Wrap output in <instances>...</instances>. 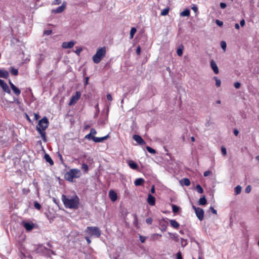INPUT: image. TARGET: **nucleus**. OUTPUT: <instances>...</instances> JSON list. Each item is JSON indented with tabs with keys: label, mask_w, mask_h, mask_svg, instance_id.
I'll return each instance as SVG.
<instances>
[{
	"label": "nucleus",
	"mask_w": 259,
	"mask_h": 259,
	"mask_svg": "<svg viewBox=\"0 0 259 259\" xmlns=\"http://www.w3.org/2000/svg\"><path fill=\"white\" fill-rule=\"evenodd\" d=\"M81 95V94L80 92H76L75 94L71 97L68 105L69 106H72L76 104L78 100L80 98Z\"/></svg>",
	"instance_id": "423d86ee"
},
{
	"label": "nucleus",
	"mask_w": 259,
	"mask_h": 259,
	"mask_svg": "<svg viewBox=\"0 0 259 259\" xmlns=\"http://www.w3.org/2000/svg\"><path fill=\"white\" fill-rule=\"evenodd\" d=\"M109 137V135H107L106 136L103 137H96L94 136H92V139L93 141L96 143H100L102 142L103 141L107 139Z\"/></svg>",
	"instance_id": "ddd939ff"
},
{
	"label": "nucleus",
	"mask_w": 259,
	"mask_h": 259,
	"mask_svg": "<svg viewBox=\"0 0 259 259\" xmlns=\"http://www.w3.org/2000/svg\"><path fill=\"white\" fill-rule=\"evenodd\" d=\"M140 241H141L142 243H144V242H145V240H146V237H143V236H140Z\"/></svg>",
	"instance_id": "603ef678"
},
{
	"label": "nucleus",
	"mask_w": 259,
	"mask_h": 259,
	"mask_svg": "<svg viewBox=\"0 0 259 259\" xmlns=\"http://www.w3.org/2000/svg\"><path fill=\"white\" fill-rule=\"evenodd\" d=\"M0 86L5 92L8 94L11 93V91L8 85L1 79H0Z\"/></svg>",
	"instance_id": "9d476101"
},
{
	"label": "nucleus",
	"mask_w": 259,
	"mask_h": 259,
	"mask_svg": "<svg viewBox=\"0 0 259 259\" xmlns=\"http://www.w3.org/2000/svg\"><path fill=\"white\" fill-rule=\"evenodd\" d=\"M251 191L250 186H248L245 189V192L247 193H249Z\"/></svg>",
	"instance_id": "3c124183"
},
{
	"label": "nucleus",
	"mask_w": 259,
	"mask_h": 259,
	"mask_svg": "<svg viewBox=\"0 0 259 259\" xmlns=\"http://www.w3.org/2000/svg\"><path fill=\"white\" fill-rule=\"evenodd\" d=\"M66 7V2H64L61 6L57 8V9H53L52 10V13L54 14L61 13L63 12Z\"/></svg>",
	"instance_id": "1a4fd4ad"
},
{
	"label": "nucleus",
	"mask_w": 259,
	"mask_h": 259,
	"mask_svg": "<svg viewBox=\"0 0 259 259\" xmlns=\"http://www.w3.org/2000/svg\"><path fill=\"white\" fill-rule=\"evenodd\" d=\"M227 7V5L224 3H221L220 4V7L222 9H224L226 8Z\"/></svg>",
	"instance_id": "de8ad7c7"
},
{
	"label": "nucleus",
	"mask_w": 259,
	"mask_h": 259,
	"mask_svg": "<svg viewBox=\"0 0 259 259\" xmlns=\"http://www.w3.org/2000/svg\"><path fill=\"white\" fill-rule=\"evenodd\" d=\"M85 231L91 236L99 237L101 235V231L97 227H88Z\"/></svg>",
	"instance_id": "39448f33"
},
{
	"label": "nucleus",
	"mask_w": 259,
	"mask_h": 259,
	"mask_svg": "<svg viewBox=\"0 0 259 259\" xmlns=\"http://www.w3.org/2000/svg\"><path fill=\"white\" fill-rule=\"evenodd\" d=\"M107 98L109 101H112V97L110 94H108L107 95Z\"/></svg>",
	"instance_id": "4d7b16f0"
},
{
	"label": "nucleus",
	"mask_w": 259,
	"mask_h": 259,
	"mask_svg": "<svg viewBox=\"0 0 259 259\" xmlns=\"http://www.w3.org/2000/svg\"><path fill=\"white\" fill-rule=\"evenodd\" d=\"M147 202L151 206H153L155 203V199L154 197L152 196L150 194H148L147 198Z\"/></svg>",
	"instance_id": "2eb2a0df"
},
{
	"label": "nucleus",
	"mask_w": 259,
	"mask_h": 259,
	"mask_svg": "<svg viewBox=\"0 0 259 259\" xmlns=\"http://www.w3.org/2000/svg\"><path fill=\"white\" fill-rule=\"evenodd\" d=\"M216 23L219 26H222L223 25V23L222 21H221L219 20H216Z\"/></svg>",
	"instance_id": "8fccbe9b"
},
{
	"label": "nucleus",
	"mask_w": 259,
	"mask_h": 259,
	"mask_svg": "<svg viewBox=\"0 0 259 259\" xmlns=\"http://www.w3.org/2000/svg\"><path fill=\"white\" fill-rule=\"evenodd\" d=\"M180 183L182 185H185L187 186H189L191 184L190 180L187 178L182 179L180 181Z\"/></svg>",
	"instance_id": "6ab92c4d"
},
{
	"label": "nucleus",
	"mask_w": 259,
	"mask_h": 259,
	"mask_svg": "<svg viewBox=\"0 0 259 259\" xmlns=\"http://www.w3.org/2000/svg\"><path fill=\"white\" fill-rule=\"evenodd\" d=\"M110 198L112 201L116 200L117 196L116 193L113 190H110L109 192Z\"/></svg>",
	"instance_id": "f3484780"
},
{
	"label": "nucleus",
	"mask_w": 259,
	"mask_h": 259,
	"mask_svg": "<svg viewBox=\"0 0 259 259\" xmlns=\"http://www.w3.org/2000/svg\"><path fill=\"white\" fill-rule=\"evenodd\" d=\"M82 169L83 170H84L85 171H88V166L87 165V164H85V163H83L82 164Z\"/></svg>",
	"instance_id": "58836bf2"
},
{
	"label": "nucleus",
	"mask_w": 259,
	"mask_h": 259,
	"mask_svg": "<svg viewBox=\"0 0 259 259\" xmlns=\"http://www.w3.org/2000/svg\"><path fill=\"white\" fill-rule=\"evenodd\" d=\"M106 49L105 47L98 48L96 54L93 56V61L96 64H98L105 56Z\"/></svg>",
	"instance_id": "7ed1b4c3"
},
{
	"label": "nucleus",
	"mask_w": 259,
	"mask_h": 259,
	"mask_svg": "<svg viewBox=\"0 0 259 259\" xmlns=\"http://www.w3.org/2000/svg\"><path fill=\"white\" fill-rule=\"evenodd\" d=\"M193 208L194 209L196 216L198 219L200 221L202 220L204 217V211L203 209L199 207H196L194 206H193Z\"/></svg>",
	"instance_id": "0eeeda50"
},
{
	"label": "nucleus",
	"mask_w": 259,
	"mask_h": 259,
	"mask_svg": "<svg viewBox=\"0 0 259 259\" xmlns=\"http://www.w3.org/2000/svg\"><path fill=\"white\" fill-rule=\"evenodd\" d=\"M146 222L147 224L150 225L152 223V219L151 218H148L146 220Z\"/></svg>",
	"instance_id": "c03bdc74"
},
{
	"label": "nucleus",
	"mask_w": 259,
	"mask_h": 259,
	"mask_svg": "<svg viewBox=\"0 0 259 259\" xmlns=\"http://www.w3.org/2000/svg\"><path fill=\"white\" fill-rule=\"evenodd\" d=\"M128 165L131 168L133 169H136L138 167L137 164L135 162L132 160L129 161Z\"/></svg>",
	"instance_id": "4be33fe9"
},
{
	"label": "nucleus",
	"mask_w": 259,
	"mask_h": 259,
	"mask_svg": "<svg viewBox=\"0 0 259 259\" xmlns=\"http://www.w3.org/2000/svg\"><path fill=\"white\" fill-rule=\"evenodd\" d=\"M156 236L161 237V235L159 234H154L153 235V237H156Z\"/></svg>",
	"instance_id": "774afa93"
},
{
	"label": "nucleus",
	"mask_w": 259,
	"mask_h": 259,
	"mask_svg": "<svg viewBox=\"0 0 259 259\" xmlns=\"http://www.w3.org/2000/svg\"><path fill=\"white\" fill-rule=\"evenodd\" d=\"M245 20L244 19L241 20L240 21V26L241 27H243L245 25Z\"/></svg>",
	"instance_id": "5fc2aeb1"
},
{
	"label": "nucleus",
	"mask_w": 259,
	"mask_h": 259,
	"mask_svg": "<svg viewBox=\"0 0 259 259\" xmlns=\"http://www.w3.org/2000/svg\"><path fill=\"white\" fill-rule=\"evenodd\" d=\"M196 189L197 192L199 193H202L203 192V190L202 188L199 185H197L196 187Z\"/></svg>",
	"instance_id": "72a5a7b5"
},
{
	"label": "nucleus",
	"mask_w": 259,
	"mask_h": 259,
	"mask_svg": "<svg viewBox=\"0 0 259 259\" xmlns=\"http://www.w3.org/2000/svg\"><path fill=\"white\" fill-rule=\"evenodd\" d=\"M82 51V50L81 49H78L77 50H76L75 51V53L77 54V55H79L80 54V53L81 52V51Z\"/></svg>",
	"instance_id": "052dcab7"
},
{
	"label": "nucleus",
	"mask_w": 259,
	"mask_h": 259,
	"mask_svg": "<svg viewBox=\"0 0 259 259\" xmlns=\"http://www.w3.org/2000/svg\"><path fill=\"white\" fill-rule=\"evenodd\" d=\"M34 207L37 209H40V207H41V205L37 202H35L34 203Z\"/></svg>",
	"instance_id": "37998d69"
},
{
	"label": "nucleus",
	"mask_w": 259,
	"mask_h": 259,
	"mask_svg": "<svg viewBox=\"0 0 259 259\" xmlns=\"http://www.w3.org/2000/svg\"><path fill=\"white\" fill-rule=\"evenodd\" d=\"M210 209L211 210V212L213 213L216 214L217 213V210L212 207H210Z\"/></svg>",
	"instance_id": "6e6d98bb"
},
{
	"label": "nucleus",
	"mask_w": 259,
	"mask_h": 259,
	"mask_svg": "<svg viewBox=\"0 0 259 259\" xmlns=\"http://www.w3.org/2000/svg\"><path fill=\"white\" fill-rule=\"evenodd\" d=\"M151 192L152 193H155V188H154V186H152V188L151 189Z\"/></svg>",
	"instance_id": "680f3d73"
},
{
	"label": "nucleus",
	"mask_w": 259,
	"mask_h": 259,
	"mask_svg": "<svg viewBox=\"0 0 259 259\" xmlns=\"http://www.w3.org/2000/svg\"><path fill=\"white\" fill-rule=\"evenodd\" d=\"M61 3V0H54L52 3V5H58Z\"/></svg>",
	"instance_id": "a19ab883"
},
{
	"label": "nucleus",
	"mask_w": 259,
	"mask_h": 259,
	"mask_svg": "<svg viewBox=\"0 0 259 259\" xmlns=\"http://www.w3.org/2000/svg\"><path fill=\"white\" fill-rule=\"evenodd\" d=\"M97 133L96 130L94 129V128H91V131H90V134L91 135H96Z\"/></svg>",
	"instance_id": "49530a36"
},
{
	"label": "nucleus",
	"mask_w": 259,
	"mask_h": 259,
	"mask_svg": "<svg viewBox=\"0 0 259 259\" xmlns=\"http://www.w3.org/2000/svg\"><path fill=\"white\" fill-rule=\"evenodd\" d=\"M133 139L138 143H139V144H145V142L143 140V139L139 135H134L133 136Z\"/></svg>",
	"instance_id": "dca6fc26"
},
{
	"label": "nucleus",
	"mask_w": 259,
	"mask_h": 259,
	"mask_svg": "<svg viewBox=\"0 0 259 259\" xmlns=\"http://www.w3.org/2000/svg\"><path fill=\"white\" fill-rule=\"evenodd\" d=\"M61 199L66 208L71 209L78 208L79 199L76 195L67 197L65 195H62Z\"/></svg>",
	"instance_id": "f257e3e1"
},
{
	"label": "nucleus",
	"mask_w": 259,
	"mask_h": 259,
	"mask_svg": "<svg viewBox=\"0 0 259 259\" xmlns=\"http://www.w3.org/2000/svg\"><path fill=\"white\" fill-rule=\"evenodd\" d=\"M49 125V121L46 117H44L38 122L37 125L36 126V130L40 135L41 138L44 141L46 142V137L45 130Z\"/></svg>",
	"instance_id": "f03ea898"
},
{
	"label": "nucleus",
	"mask_w": 259,
	"mask_h": 259,
	"mask_svg": "<svg viewBox=\"0 0 259 259\" xmlns=\"http://www.w3.org/2000/svg\"><path fill=\"white\" fill-rule=\"evenodd\" d=\"M169 11V8H165L161 11L160 14L161 16H166L168 14Z\"/></svg>",
	"instance_id": "cd10ccee"
},
{
	"label": "nucleus",
	"mask_w": 259,
	"mask_h": 259,
	"mask_svg": "<svg viewBox=\"0 0 259 259\" xmlns=\"http://www.w3.org/2000/svg\"><path fill=\"white\" fill-rule=\"evenodd\" d=\"M168 234L170 236L171 239H172L176 242L179 241L178 235L177 234H173L171 233H168Z\"/></svg>",
	"instance_id": "393cba45"
},
{
	"label": "nucleus",
	"mask_w": 259,
	"mask_h": 259,
	"mask_svg": "<svg viewBox=\"0 0 259 259\" xmlns=\"http://www.w3.org/2000/svg\"><path fill=\"white\" fill-rule=\"evenodd\" d=\"M92 136L90 133L85 136V138L88 140L92 139Z\"/></svg>",
	"instance_id": "864d4df0"
},
{
	"label": "nucleus",
	"mask_w": 259,
	"mask_h": 259,
	"mask_svg": "<svg viewBox=\"0 0 259 259\" xmlns=\"http://www.w3.org/2000/svg\"><path fill=\"white\" fill-rule=\"evenodd\" d=\"M81 176V171L78 169H71L67 171L65 175L66 180L72 182L74 179L78 178Z\"/></svg>",
	"instance_id": "20e7f679"
},
{
	"label": "nucleus",
	"mask_w": 259,
	"mask_h": 259,
	"mask_svg": "<svg viewBox=\"0 0 259 259\" xmlns=\"http://www.w3.org/2000/svg\"><path fill=\"white\" fill-rule=\"evenodd\" d=\"M146 149L150 153L155 154L156 153L155 150L150 147L147 146Z\"/></svg>",
	"instance_id": "c9c22d12"
},
{
	"label": "nucleus",
	"mask_w": 259,
	"mask_h": 259,
	"mask_svg": "<svg viewBox=\"0 0 259 259\" xmlns=\"http://www.w3.org/2000/svg\"><path fill=\"white\" fill-rule=\"evenodd\" d=\"M210 65L214 73L215 74H218L219 73V69L215 62L213 60H211L210 62Z\"/></svg>",
	"instance_id": "f8f14e48"
},
{
	"label": "nucleus",
	"mask_w": 259,
	"mask_h": 259,
	"mask_svg": "<svg viewBox=\"0 0 259 259\" xmlns=\"http://www.w3.org/2000/svg\"><path fill=\"white\" fill-rule=\"evenodd\" d=\"M213 79L215 81V85L217 87H220L221 84V81L220 79H219L217 77H213Z\"/></svg>",
	"instance_id": "c85d7f7f"
},
{
	"label": "nucleus",
	"mask_w": 259,
	"mask_h": 259,
	"mask_svg": "<svg viewBox=\"0 0 259 259\" xmlns=\"http://www.w3.org/2000/svg\"><path fill=\"white\" fill-rule=\"evenodd\" d=\"M190 10L188 9H186L180 13V16L182 17H188L190 15Z\"/></svg>",
	"instance_id": "b1692460"
},
{
	"label": "nucleus",
	"mask_w": 259,
	"mask_h": 259,
	"mask_svg": "<svg viewBox=\"0 0 259 259\" xmlns=\"http://www.w3.org/2000/svg\"><path fill=\"white\" fill-rule=\"evenodd\" d=\"M85 239L89 244L91 243V241L88 237H85Z\"/></svg>",
	"instance_id": "338daca9"
},
{
	"label": "nucleus",
	"mask_w": 259,
	"mask_h": 259,
	"mask_svg": "<svg viewBox=\"0 0 259 259\" xmlns=\"http://www.w3.org/2000/svg\"><path fill=\"white\" fill-rule=\"evenodd\" d=\"M144 182L145 181L143 178H138L135 180L134 184L136 186H138L143 185Z\"/></svg>",
	"instance_id": "a211bd4d"
},
{
	"label": "nucleus",
	"mask_w": 259,
	"mask_h": 259,
	"mask_svg": "<svg viewBox=\"0 0 259 259\" xmlns=\"http://www.w3.org/2000/svg\"><path fill=\"white\" fill-rule=\"evenodd\" d=\"M239 132L237 130H235L234 131V134L235 136H237L238 135Z\"/></svg>",
	"instance_id": "0e129e2a"
},
{
	"label": "nucleus",
	"mask_w": 259,
	"mask_h": 259,
	"mask_svg": "<svg viewBox=\"0 0 259 259\" xmlns=\"http://www.w3.org/2000/svg\"><path fill=\"white\" fill-rule=\"evenodd\" d=\"M187 245V241L186 239H181V245L182 247H185Z\"/></svg>",
	"instance_id": "4c0bfd02"
},
{
	"label": "nucleus",
	"mask_w": 259,
	"mask_h": 259,
	"mask_svg": "<svg viewBox=\"0 0 259 259\" xmlns=\"http://www.w3.org/2000/svg\"><path fill=\"white\" fill-rule=\"evenodd\" d=\"M221 47L222 49L223 50L224 52H225L226 50V47H227V45H226V42L224 41H221Z\"/></svg>",
	"instance_id": "2f4dec72"
},
{
	"label": "nucleus",
	"mask_w": 259,
	"mask_h": 259,
	"mask_svg": "<svg viewBox=\"0 0 259 259\" xmlns=\"http://www.w3.org/2000/svg\"><path fill=\"white\" fill-rule=\"evenodd\" d=\"M136 52L137 53V54L139 55L141 53V48L140 46H138L137 49V50H136Z\"/></svg>",
	"instance_id": "13d9d810"
},
{
	"label": "nucleus",
	"mask_w": 259,
	"mask_h": 259,
	"mask_svg": "<svg viewBox=\"0 0 259 259\" xmlns=\"http://www.w3.org/2000/svg\"><path fill=\"white\" fill-rule=\"evenodd\" d=\"M207 203V200L204 196L200 198L199 200V205H205Z\"/></svg>",
	"instance_id": "a878e982"
},
{
	"label": "nucleus",
	"mask_w": 259,
	"mask_h": 259,
	"mask_svg": "<svg viewBox=\"0 0 259 259\" xmlns=\"http://www.w3.org/2000/svg\"><path fill=\"white\" fill-rule=\"evenodd\" d=\"M9 84L14 93L16 95L19 96L21 93L20 90L18 88H17L11 81H9Z\"/></svg>",
	"instance_id": "4468645a"
},
{
	"label": "nucleus",
	"mask_w": 259,
	"mask_h": 259,
	"mask_svg": "<svg viewBox=\"0 0 259 259\" xmlns=\"http://www.w3.org/2000/svg\"><path fill=\"white\" fill-rule=\"evenodd\" d=\"M44 158L46 160L49 162L51 165H53L54 162L51 157L47 154H46L44 156Z\"/></svg>",
	"instance_id": "5701e85b"
},
{
	"label": "nucleus",
	"mask_w": 259,
	"mask_h": 259,
	"mask_svg": "<svg viewBox=\"0 0 259 259\" xmlns=\"http://www.w3.org/2000/svg\"><path fill=\"white\" fill-rule=\"evenodd\" d=\"M212 174V172L210 170H206L203 174L204 176L205 177L211 176Z\"/></svg>",
	"instance_id": "e433bc0d"
},
{
	"label": "nucleus",
	"mask_w": 259,
	"mask_h": 259,
	"mask_svg": "<svg viewBox=\"0 0 259 259\" xmlns=\"http://www.w3.org/2000/svg\"><path fill=\"white\" fill-rule=\"evenodd\" d=\"M177 259H183L182 254L180 252H178L177 253Z\"/></svg>",
	"instance_id": "09e8293b"
},
{
	"label": "nucleus",
	"mask_w": 259,
	"mask_h": 259,
	"mask_svg": "<svg viewBox=\"0 0 259 259\" xmlns=\"http://www.w3.org/2000/svg\"><path fill=\"white\" fill-rule=\"evenodd\" d=\"M235 27L236 29H239L240 28V26L238 23L235 24Z\"/></svg>",
	"instance_id": "69168bd1"
},
{
	"label": "nucleus",
	"mask_w": 259,
	"mask_h": 259,
	"mask_svg": "<svg viewBox=\"0 0 259 259\" xmlns=\"http://www.w3.org/2000/svg\"><path fill=\"white\" fill-rule=\"evenodd\" d=\"M177 55L179 56H182L183 53V49L182 47H179L177 50Z\"/></svg>",
	"instance_id": "c756f323"
},
{
	"label": "nucleus",
	"mask_w": 259,
	"mask_h": 259,
	"mask_svg": "<svg viewBox=\"0 0 259 259\" xmlns=\"http://www.w3.org/2000/svg\"><path fill=\"white\" fill-rule=\"evenodd\" d=\"M10 72H11V74L14 75H17L18 73V70L14 68H11V70H10Z\"/></svg>",
	"instance_id": "473e14b6"
},
{
	"label": "nucleus",
	"mask_w": 259,
	"mask_h": 259,
	"mask_svg": "<svg viewBox=\"0 0 259 259\" xmlns=\"http://www.w3.org/2000/svg\"><path fill=\"white\" fill-rule=\"evenodd\" d=\"M22 225L27 231L32 230L35 226L34 223L29 221H23L22 222Z\"/></svg>",
	"instance_id": "6e6552de"
},
{
	"label": "nucleus",
	"mask_w": 259,
	"mask_h": 259,
	"mask_svg": "<svg viewBox=\"0 0 259 259\" xmlns=\"http://www.w3.org/2000/svg\"><path fill=\"white\" fill-rule=\"evenodd\" d=\"M169 222L171 227L175 229H178L180 226L179 224L175 220H170Z\"/></svg>",
	"instance_id": "aec40b11"
},
{
	"label": "nucleus",
	"mask_w": 259,
	"mask_h": 259,
	"mask_svg": "<svg viewBox=\"0 0 259 259\" xmlns=\"http://www.w3.org/2000/svg\"><path fill=\"white\" fill-rule=\"evenodd\" d=\"M172 209L174 212H178L180 208L179 207L173 204L172 205Z\"/></svg>",
	"instance_id": "f704fd0d"
},
{
	"label": "nucleus",
	"mask_w": 259,
	"mask_h": 259,
	"mask_svg": "<svg viewBox=\"0 0 259 259\" xmlns=\"http://www.w3.org/2000/svg\"><path fill=\"white\" fill-rule=\"evenodd\" d=\"M192 9L194 12H197V10H198V9H197V7H196V6H194V7H193L192 8Z\"/></svg>",
	"instance_id": "e2e57ef3"
},
{
	"label": "nucleus",
	"mask_w": 259,
	"mask_h": 259,
	"mask_svg": "<svg viewBox=\"0 0 259 259\" xmlns=\"http://www.w3.org/2000/svg\"><path fill=\"white\" fill-rule=\"evenodd\" d=\"M221 152L223 155H226L227 154L226 149L224 147H222L221 148Z\"/></svg>",
	"instance_id": "79ce46f5"
},
{
	"label": "nucleus",
	"mask_w": 259,
	"mask_h": 259,
	"mask_svg": "<svg viewBox=\"0 0 259 259\" xmlns=\"http://www.w3.org/2000/svg\"><path fill=\"white\" fill-rule=\"evenodd\" d=\"M52 33V31L51 30H45L44 31V34L45 35H47L51 34Z\"/></svg>",
	"instance_id": "ea45409f"
},
{
	"label": "nucleus",
	"mask_w": 259,
	"mask_h": 259,
	"mask_svg": "<svg viewBox=\"0 0 259 259\" xmlns=\"http://www.w3.org/2000/svg\"><path fill=\"white\" fill-rule=\"evenodd\" d=\"M241 189L242 188L240 186L238 185L236 186L234 189L235 195L239 194L241 192Z\"/></svg>",
	"instance_id": "bb28decb"
},
{
	"label": "nucleus",
	"mask_w": 259,
	"mask_h": 259,
	"mask_svg": "<svg viewBox=\"0 0 259 259\" xmlns=\"http://www.w3.org/2000/svg\"><path fill=\"white\" fill-rule=\"evenodd\" d=\"M75 45V42L73 40L70 41H64L62 44V47L64 49H71Z\"/></svg>",
	"instance_id": "9b49d317"
},
{
	"label": "nucleus",
	"mask_w": 259,
	"mask_h": 259,
	"mask_svg": "<svg viewBox=\"0 0 259 259\" xmlns=\"http://www.w3.org/2000/svg\"><path fill=\"white\" fill-rule=\"evenodd\" d=\"M234 85L236 89H239L240 87L241 84L239 82H236L234 83Z\"/></svg>",
	"instance_id": "a18cd8bd"
},
{
	"label": "nucleus",
	"mask_w": 259,
	"mask_h": 259,
	"mask_svg": "<svg viewBox=\"0 0 259 259\" xmlns=\"http://www.w3.org/2000/svg\"><path fill=\"white\" fill-rule=\"evenodd\" d=\"M8 72L5 70H0V77L6 78L8 77Z\"/></svg>",
	"instance_id": "412c9836"
},
{
	"label": "nucleus",
	"mask_w": 259,
	"mask_h": 259,
	"mask_svg": "<svg viewBox=\"0 0 259 259\" xmlns=\"http://www.w3.org/2000/svg\"><path fill=\"white\" fill-rule=\"evenodd\" d=\"M89 77H86L85 78V81H84V85H87L89 83Z\"/></svg>",
	"instance_id": "bf43d9fd"
},
{
	"label": "nucleus",
	"mask_w": 259,
	"mask_h": 259,
	"mask_svg": "<svg viewBox=\"0 0 259 259\" xmlns=\"http://www.w3.org/2000/svg\"><path fill=\"white\" fill-rule=\"evenodd\" d=\"M136 31H137V29L135 28H134V27L132 28L131 31H130V38H133L134 35L135 34Z\"/></svg>",
	"instance_id": "7c9ffc66"
}]
</instances>
